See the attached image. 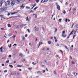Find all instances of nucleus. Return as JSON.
I'll return each mask as SVG.
<instances>
[{
	"instance_id": "f257e3e1",
	"label": "nucleus",
	"mask_w": 78,
	"mask_h": 78,
	"mask_svg": "<svg viewBox=\"0 0 78 78\" xmlns=\"http://www.w3.org/2000/svg\"><path fill=\"white\" fill-rule=\"evenodd\" d=\"M76 31H77V29H76L74 30V33H73V32H74V30H73L69 34V36H70V35H72V34H75L76 32Z\"/></svg>"
},
{
	"instance_id": "f03ea898",
	"label": "nucleus",
	"mask_w": 78,
	"mask_h": 78,
	"mask_svg": "<svg viewBox=\"0 0 78 78\" xmlns=\"http://www.w3.org/2000/svg\"><path fill=\"white\" fill-rule=\"evenodd\" d=\"M15 3H16V0H14L11 3V4L12 6H13L14 5V4H15Z\"/></svg>"
},
{
	"instance_id": "7ed1b4c3",
	"label": "nucleus",
	"mask_w": 78,
	"mask_h": 78,
	"mask_svg": "<svg viewBox=\"0 0 78 78\" xmlns=\"http://www.w3.org/2000/svg\"><path fill=\"white\" fill-rule=\"evenodd\" d=\"M9 4H10V1H8L5 3V5H9Z\"/></svg>"
},
{
	"instance_id": "20e7f679",
	"label": "nucleus",
	"mask_w": 78,
	"mask_h": 78,
	"mask_svg": "<svg viewBox=\"0 0 78 78\" xmlns=\"http://www.w3.org/2000/svg\"><path fill=\"white\" fill-rule=\"evenodd\" d=\"M57 8L58 10H61V9H60V6L59 5H57Z\"/></svg>"
},
{
	"instance_id": "39448f33",
	"label": "nucleus",
	"mask_w": 78,
	"mask_h": 78,
	"mask_svg": "<svg viewBox=\"0 0 78 78\" xmlns=\"http://www.w3.org/2000/svg\"><path fill=\"white\" fill-rule=\"evenodd\" d=\"M22 0H17V2H18V3H20V2H22Z\"/></svg>"
},
{
	"instance_id": "423d86ee",
	"label": "nucleus",
	"mask_w": 78,
	"mask_h": 78,
	"mask_svg": "<svg viewBox=\"0 0 78 78\" xmlns=\"http://www.w3.org/2000/svg\"><path fill=\"white\" fill-rule=\"evenodd\" d=\"M12 17H14V16L10 17L9 18H5L3 17V19H10V18H12Z\"/></svg>"
},
{
	"instance_id": "0eeeda50",
	"label": "nucleus",
	"mask_w": 78,
	"mask_h": 78,
	"mask_svg": "<svg viewBox=\"0 0 78 78\" xmlns=\"http://www.w3.org/2000/svg\"><path fill=\"white\" fill-rule=\"evenodd\" d=\"M19 55L20 56H21V57H23V55L21 53H20L19 54Z\"/></svg>"
},
{
	"instance_id": "6e6552de",
	"label": "nucleus",
	"mask_w": 78,
	"mask_h": 78,
	"mask_svg": "<svg viewBox=\"0 0 78 78\" xmlns=\"http://www.w3.org/2000/svg\"><path fill=\"white\" fill-rule=\"evenodd\" d=\"M4 11V9L3 8L0 9V12H2V11Z\"/></svg>"
},
{
	"instance_id": "1a4fd4ad",
	"label": "nucleus",
	"mask_w": 78,
	"mask_h": 78,
	"mask_svg": "<svg viewBox=\"0 0 78 78\" xmlns=\"http://www.w3.org/2000/svg\"><path fill=\"white\" fill-rule=\"evenodd\" d=\"M37 74H38V75H41L42 74V73L39 71H38V72H37Z\"/></svg>"
},
{
	"instance_id": "9d476101",
	"label": "nucleus",
	"mask_w": 78,
	"mask_h": 78,
	"mask_svg": "<svg viewBox=\"0 0 78 78\" xmlns=\"http://www.w3.org/2000/svg\"><path fill=\"white\" fill-rule=\"evenodd\" d=\"M62 36L63 37H65L66 36V35L65 34H62Z\"/></svg>"
},
{
	"instance_id": "9b49d317",
	"label": "nucleus",
	"mask_w": 78,
	"mask_h": 78,
	"mask_svg": "<svg viewBox=\"0 0 78 78\" xmlns=\"http://www.w3.org/2000/svg\"><path fill=\"white\" fill-rule=\"evenodd\" d=\"M7 26H8V27L9 28H11V25L9 24H7Z\"/></svg>"
},
{
	"instance_id": "f8f14e48",
	"label": "nucleus",
	"mask_w": 78,
	"mask_h": 78,
	"mask_svg": "<svg viewBox=\"0 0 78 78\" xmlns=\"http://www.w3.org/2000/svg\"><path fill=\"white\" fill-rule=\"evenodd\" d=\"M18 12H15L13 13H11V15H13V14H16V13H17Z\"/></svg>"
},
{
	"instance_id": "ddd939ff",
	"label": "nucleus",
	"mask_w": 78,
	"mask_h": 78,
	"mask_svg": "<svg viewBox=\"0 0 78 78\" xmlns=\"http://www.w3.org/2000/svg\"><path fill=\"white\" fill-rule=\"evenodd\" d=\"M33 16H35V18H37V15H36V14H33Z\"/></svg>"
},
{
	"instance_id": "4468645a",
	"label": "nucleus",
	"mask_w": 78,
	"mask_h": 78,
	"mask_svg": "<svg viewBox=\"0 0 78 78\" xmlns=\"http://www.w3.org/2000/svg\"><path fill=\"white\" fill-rule=\"evenodd\" d=\"M26 21H28V22H29V19H28V16H27L26 18Z\"/></svg>"
},
{
	"instance_id": "2eb2a0df",
	"label": "nucleus",
	"mask_w": 78,
	"mask_h": 78,
	"mask_svg": "<svg viewBox=\"0 0 78 78\" xmlns=\"http://www.w3.org/2000/svg\"><path fill=\"white\" fill-rule=\"evenodd\" d=\"M23 5L22 4V6H21V8H22V9H23V8L25 7V6H23Z\"/></svg>"
},
{
	"instance_id": "dca6fc26",
	"label": "nucleus",
	"mask_w": 78,
	"mask_h": 78,
	"mask_svg": "<svg viewBox=\"0 0 78 78\" xmlns=\"http://www.w3.org/2000/svg\"><path fill=\"white\" fill-rule=\"evenodd\" d=\"M16 67H22V66L20 65H18L16 66Z\"/></svg>"
},
{
	"instance_id": "f3484780",
	"label": "nucleus",
	"mask_w": 78,
	"mask_h": 78,
	"mask_svg": "<svg viewBox=\"0 0 78 78\" xmlns=\"http://www.w3.org/2000/svg\"><path fill=\"white\" fill-rule=\"evenodd\" d=\"M48 42V44H51V41H49Z\"/></svg>"
},
{
	"instance_id": "a211bd4d",
	"label": "nucleus",
	"mask_w": 78,
	"mask_h": 78,
	"mask_svg": "<svg viewBox=\"0 0 78 78\" xmlns=\"http://www.w3.org/2000/svg\"><path fill=\"white\" fill-rule=\"evenodd\" d=\"M12 35V34H8V36L9 37H10V36H11V35Z\"/></svg>"
},
{
	"instance_id": "6ab92c4d",
	"label": "nucleus",
	"mask_w": 78,
	"mask_h": 78,
	"mask_svg": "<svg viewBox=\"0 0 78 78\" xmlns=\"http://www.w3.org/2000/svg\"><path fill=\"white\" fill-rule=\"evenodd\" d=\"M37 8H38V7H36L34 9V10H36V9H37Z\"/></svg>"
},
{
	"instance_id": "aec40b11",
	"label": "nucleus",
	"mask_w": 78,
	"mask_h": 78,
	"mask_svg": "<svg viewBox=\"0 0 78 78\" xmlns=\"http://www.w3.org/2000/svg\"><path fill=\"white\" fill-rule=\"evenodd\" d=\"M9 66L10 67H11V68H12V67H13V66L11 65H9Z\"/></svg>"
},
{
	"instance_id": "412c9836",
	"label": "nucleus",
	"mask_w": 78,
	"mask_h": 78,
	"mask_svg": "<svg viewBox=\"0 0 78 78\" xmlns=\"http://www.w3.org/2000/svg\"><path fill=\"white\" fill-rule=\"evenodd\" d=\"M74 75L75 76H76V75H77V73H76V72H75L74 73Z\"/></svg>"
},
{
	"instance_id": "4be33fe9",
	"label": "nucleus",
	"mask_w": 78,
	"mask_h": 78,
	"mask_svg": "<svg viewBox=\"0 0 78 78\" xmlns=\"http://www.w3.org/2000/svg\"><path fill=\"white\" fill-rule=\"evenodd\" d=\"M66 33V31L65 30L63 31L62 32V34H65L64 33Z\"/></svg>"
},
{
	"instance_id": "5701e85b",
	"label": "nucleus",
	"mask_w": 78,
	"mask_h": 78,
	"mask_svg": "<svg viewBox=\"0 0 78 78\" xmlns=\"http://www.w3.org/2000/svg\"><path fill=\"white\" fill-rule=\"evenodd\" d=\"M13 75H16V71L15 72L13 73Z\"/></svg>"
},
{
	"instance_id": "b1692460",
	"label": "nucleus",
	"mask_w": 78,
	"mask_h": 78,
	"mask_svg": "<svg viewBox=\"0 0 78 78\" xmlns=\"http://www.w3.org/2000/svg\"><path fill=\"white\" fill-rule=\"evenodd\" d=\"M38 30H39V28H36V29H35V31H38Z\"/></svg>"
},
{
	"instance_id": "393cba45",
	"label": "nucleus",
	"mask_w": 78,
	"mask_h": 78,
	"mask_svg": "<svg viewBox=\"0 0 78 78\" xmlns=\"http://www.w3.org/2000/svg\"><path fill=\"white\" fill-rule=\"evenodd\" d=\"M62 20V19H60L58 20V21L61 22V21Z\"/></svg>"
},
{
	"instance_id": "a878e982",
	"label": "nucleus",
	"mask_w": 78,
	"mask_h": 78,
	"mask_svg": "<svg viewBox=\"0 0 78 78\" xmlns=\"http://www.w3.org/2000/svg\"><path fill=\"white\" fill-rule=\"evenodd\" d=\"M26 8L27 9H30V7H26Z\"/></svg>"
},
{
	"instance_id": "bb28decb",
	"label": "nucleus",
	"mask_w": 78,
	"mask_h": 78,
	"mask_svg": "<svg viewBox=\"0 0 78 78\" xmlns=\"http://www.w3.org/2000/svg\"><path fill=\"white\" fill-rule=\"evenodd\" d=\"M27 30L28 31V33H30V31L29 29H27Z\"/></svg>"
},
{
	"instance_id": "cd10ccee",
	"label": "nucleus",
	"mask_w": 78,
	"mask_h": 78,
	"mask_svg": "<svg viewBox=\"0 0 78 78\" xmlns=\"http://www.w3.org/2000/svg\"><path fill=\"white\" fill-rule=\"evenodd\" d=\"M0 5L1 6H2V3L0 2Z\"/></svg>"
},
{
	"instance_id": "c85d7f7f",
	"label": "nucleus",
	"mask_w": 78,
	"mask_h": 78,
	"mask_svg": "<svg viewBox=\"0 0 78 78\" xmlns=\"http://www.w3.org/2000/svg\"><path fill=\"white\" fill-rule=\"evenodd\" d=\"M76 28H78V24H76Z\"/></svg>"
},
{
	"instance_id": "c756f323",
	"label": "nucleus",
	"mask_w": 78,
	"mask_h": 78,
	"mask_svg": "<svg viewBox=\"0 0 78 78\" xmlns=\"http://www.w3.org/2000/svg\"><path fill=\"white\" fill-rule=\"evenodd\" d=\"M57 29L55 28V33H56V31H57Z\"/></svg>"
},
{
	"instance_id": "7c9ffc66",
	"label": "nucleus",
	"mask_w": 78,
	"mask_h": 78,
	"mask_svg": "<svg viewBox=\"0 0 78 78\" xmlns=\"http://www.w3.org/2000/svg\"><path fill=\"white\" fill-rule=\"evenodd\" d=\"M2 49H3V47H1L0 48V50H2Z\"/></svg>"
},
{
	"instance_id": "2f4dec72",
	"label": "nucleus",
	"mask_w": 78,
	"mask_h": 78,
	"mask_svg": "<svg viewBox=\"0 0 78 78\" xmlns=\"http://www.w3.org/2000/svg\"><path fill=\"white\" fill-rule=\"evenodd\" d=\"M54 74H55V75H56V74H57L56 73V71H54Z\"/></svg>"
},
{
	"instance_id": "473e14b6",
	"label": "nucleus",
	"mask_w": 78,
	"mask_h": 78,
	"mask_svg": "<svg viewBox=\"0 0 78 78\" xmlns=\"http://www.w3.org/2000/svg\"><path fill=\"white\" fill-rule=\"evenodd\" d=\"M56 6H57V5H58V2L56 3Z\"/></svg>"
},
{
	"instance_id": "72a5a7b5",
	"label": "nucleus",
	"mask_w": 78,
	"mask_h": 78,
	"mask_svg": "<svg viewBox=\"0 0 78 78\" xmlns=\"http://www.w3.org/2000/svg\"><path fill=\"white\" fill-rule=\"evenodd\" d=\"M63 14H66V11L65 10L63 11Z\"/></svg>"
},
{
	"instance_id": "f704fd0d",
	"label": "nucleus",
	"mask_w": 78,
	"mask_h": 78,
	"mask_svg": "<svg viewBox=\"0 0 78 78\" xmlns=\"http://www.w3.org/2000/svg\"><path fill=\"white\" fill-rule=\"evenodd\" d=\"M9 60H8L7 61H6V63H9Z\"/></svg>"
},
{
	"instance_id": "c9c22d12",
	"label": "nucleus",
	"mask_w": 78,
	"mask_h": 78,
	"mask_svg": "<svg viewBox=\"0 0 78 78\" xmlns=\"http://www.w3.org/2000/svg\"><path fill=\"white\" fill-rule=\"evenodd\" d=\"M36 3H38L39 2V0H37V1H36Z\"/></svg>"
},
{
	"instance_id": "e433bc0d",
	"label": "nucleus",
	"mask_w": 78,
	"mask_h": 78,
	"mask_svg": "<svg viewBox=\"0 0 78 78\" xmlns=\"http://www.w3.org/2000/svg\"><path fill=\"white\" fill-rule=\"evenodd\" d=\"M19 28V26L17 25L16 27V28Z\"/></svg>"
},
{
	"instance_id": "4c0bfd02",
	"label": "nucleus",
	"mask_w": 78,
	"mask_h": 78,
	"mask_svg": "<svg viewBox=\"0 0 78 78\" xmlns=\"http://www.w3.org/2000/svg\"><path fill=\"white\" fill-rule=\"evenodd\" d=\"M23 40V41L24 40H25V37H23L22 38Z\"/></svg>"
},
{
	"instance_id": "58836bf2",
	"label": "nucleus",
	"mask_w": 78,
	"mask_h": 78,
	"mask_svg": "<svg viewBox=\"0 0 78 78\" xmlns=\"http://www.w3.org/2000/svg\"><path fill=\"white\" fill-rule=\"evenodd\" d=\"M11 55H9V58H11Z\"/></svg>"
},
{
	"instance_id": "ea45409f",
	"label": "nucleus",
	"mask_w": 78,
	"mask_h": 78,
	"mask_svg": "<svg viewBox=\"0 0 78 78\" xmlns=\"http://www.w3.org/2000/svg\"><path fill=\"white\" fill-rule=\"evenodd\" d=\"M8 72V70H5V71H4V72H5V73H6V72Z\"/></svg>"
},
{
	"instance_id": "a19ab883",
	"label": "nucleus",
	"mask_w": 78,
	"mask_h": 78,
	"mask_svg": "<svg viewBox=\"0 0 78 78\" xmlns=\"http://www.w3.org/2000/svg\"><path fill=\"white\" fill-rule=\"evenodd\" d=\"M13 46H17V44H14L13 45Z\"/></svg>"
},
{
	"instance_id": "79ce46f5",
	"label": "nucleus",
	"mask_w": 78,
	"mask_h": 78,
	"mask_svg": "<svg viewBox=\"0 0 78 78\" xmlns=\"http://www.w3.org/2000/svg\"><path fill=\"white\" fill-rule=\"evenodd\" d=\"M56 58L58 57H59V55H56Z\"/></svg>"
},
{
	"instance_id": "37998d69",
	"label": "nucleus",
	"mask_w": 78,
	"mask_h": 78,
	"mask_svg": "<svg viewBox=\"0 0 78 78\" xmlns=\"http://www.w3.org/2000/svg\"><path fill=\"white\" fill-rule=\"evenodd\" d=\"M18 70H19V71H20V72H21V71H22V69H18Z\"/></svg>"
},
{
	"instance_id": "c03bdc74",
	"label": "nucleus",
	"mask_w": 78,
	"mask_h": 78,
	"mask_svg": "<svg viewBox=\"0 0 78 78\" xmlns=\"http://www.w3.org/2000/svg\"><path fill=\"white\" fill-rule=\"evenodd\" d=\"M72 63L73 64H75V62H72Z\"/></svg>"
},
{
	"instance_id": "a18cd8bd",
	"label": "nucleus",
	"mask_w": 78,
	"mask_h": 78,
	"mask_svg": "<svg viewBox=\"0 0 78 78\" xmlns=\"http://www.w3.org/2000/svg\"><path fill=\"white\" fill-rule=\"evenodd\" d=\"M59 44H57L56 46H57V47H58V46H59Z\"/></svg>"
},
{
	"instance_id": "49530a36",
	"label": "nucleus",
	"mask_w": 78,
	"mask_h": 78,
	"mask_svg": "<svg viewBox=\"0 0 78 78\" xmlns=\"http://www.w3.org/2000/svg\"><path fill=\"white\" fill-rule=\"evenodd\" d=\"M45 2H48V0H44Z\"/></svg>"
},
{
	"instance_id": "de8ad7c7",
	"label": "nucleus",
	"mask_w": 78,
	"mask_h": 78,
	"mask_svg": "<svg viewBox=\"0 0 78 78\" xmlns=\"http://www.w3.org/2000/svg\"><path fill=\"white\" fill-rule=\"evenodd\" d=\"M11 44H10V46H9V48H11Z\"/></svg>"
},
{
	"instance_id": "09e8293b",
	"label": "nucleus",
	"mask_w": 78,
	"mask_h": 78,
	"mask_svg": "<svg viewBox=\"0 0 78 78\" xmlns=\"http://www.w3.org/2000/svg\"><path fill=\"white\" fill-rule=\"evenodd\" d=\"M68 5V3H67V2H66V3H65V5Z\"/></svg>"
},
{
	"instance_id": "8fccbe9b",
	"label": "nucleus",
	"mask_w": 78,
	"mask_h": 78,
	"mask_svg": "<svg viewBox=\"0 0 78 78\" xmlns=\"http://www.w3.org/2000/svg\"><path fill=\"white\" fill-rule=\"evenodd\" d=\"M57 41H58V40L56 39H55V42H57Z\"/></svg>"
},
{
	"instance_id": "3c124183",
	"label": "nucleus",
	"mask_w": 78,
	"mask_h": 78,
	"mask_svg": "<svg viewBox=\"0 0 78 78\" xmlns=\"http://www.w3.org/2000/svg\"><path fill=\"white\" fill-rule=\"evenodd\" d=\"M10 15V13H8L7 15V16H9Z\"/></svg>"
},
{
	"instance_id": "603ef678",
	"label": "nucleus",
	"mask_w": 78,
	"mask_h": 78,
	"mask_svg": "<svg viewBox=\"0 0 78 78\" xmlns=\"http://www.w3.org/2000/svg\"><path fill=\"white\" fill-rule=\"evenodd\" d=\"M26 25H27V24H23V26H25Z\"/></svg>"
},
{
	"instance_id": "864d4df0",
	"label": "nucleus",
	"mask_w": 78,
	"mask_h": 78,
	"mask_svg": "<svg viewBox=\"0 0 78 78\" xmlns=\"http://www.w3.org/2000/svg\"><path fill=\"white\" fill-rule=\"evenodd\" d=\"M27 36H28V35H27V34L25 35V37H27Z\"/></svg>"
},
{
	"instance_id": "5fc2aeb1",
	"label": "nucleus",
	"mask_w": 78,
	"mask_h": 78,
	"mask_svg": "<svg viewBox=\"0 0 78 78\" xmlns=\"http://www.w3.org/2000/svg\"><path fill=\"white\" fill-rule=\"evenodd\" d=\"M60 51H61V53H63V51H62L61 50H60Z\"/></svg>"
},
{
	"instance_id": "6e6d98bb",
	"label": "nucleus",
	"mask_w": 78,
	"mask_h": 78,
	"mask_svg": "<svg viewBox=\"0 0 78 78\" xmlns=\"http://www.w3.org/2000/svg\"><path fill=\"white\" fill-rule=\"evenodd\" d=\"M1 30H4V28H2L1 29Z\"/></svg>"
},
{
	"instance_id": "4d7b16f0",
	"label": "nucleus",
	"mask_w": 78,
	"mask_h": 78,
	"mask_svg": "<svg viewBox=\"0 0 78 78\" xmlns=\"http://www.w3.org/2000/svg\"><path fill=\"white\" fill-rule=\"evenodd\" d=\"M25 61V59H23V60L22 61L23 62H24Z\"/></svg>"
},
{
	"instance_id": "13d9d810",
	"label": "nucleus",
	"mask_w": 78,
	"mask_h": 78,
	"mask_svg": "<svg viewBox=\"0 0 78 78\" xmlns=\"http://www.w3.org/2000/svg\"><path fill=\"white\" fill-rule=\"evenodd\" d=\"M67 20L68 21V22H70V20H69V19H67Z\"/></svg>"
},
{
	"instance_id": "bf43d9fd",
	"label": "nucleus",
	"mask_w": 78,
	"mask_h": 78,
	"mask_svg": "<svg viewBox=\"0 0 78 78\" xmlns=\"http://www.w3.org/2000/svg\"><path fill=\"white\" fill-rule=\"evenodd\" d=\"M20 27H23V24H22L20 26Z\"/></svg>"
},
{
	"instance_id": "052dcab7",
	"label": "nucleus",
	"mask_w": 78,
	"mask_h": 78,
	"mask_svg": "<svg viewBox=\"0 0 78 78\" xmlns=\"http://www.w3.org/2000/svg\"><path fill=\"white\" fill-rule=\"evenodd\" d=\"M67 22V19H66V22Z\"/></svg>"
},
{
	"instance_id": "680f3d73",
	"label": "nucleus",
	"mask_w": 78,
	"mask_h": 78,
	"mask_svg": "<svg viewBox=\"0 0 78 78\" xmlns=\"http://www.w3.org/2000/svg\"><path fill=\"white\" fill-rule=\"evenodd\" d=\"M68 76H70V74L69 73L67 74Z\"/></svg>"
},
{
	"instance_id": "e2e57ef3",
	"label": "nucleus",
	"mask_w": 78,
	"mask_h": 78,
	"mask_svg": "<svg viewBox=\"0 0 78 78\" xmlns=\"http://www.w3.org/2000/svg\"><path fill=\"white\" fill-rule=\"evenodd\" d=\"M13 38H14L15 37H16V36H13Z\"/></svg>"
},
{
	"instance_id": "0e129e2a",
	"label": "nucleus",
	"mask_w": 78,
	"mask_h": 78,
	"mask_svg": "<svg viewBox=\"0 0 78 78\" xmlns=\"http://www.w3.org/2000/svg\"><path fill=\"white\" fill-rule=\"evenodd\" d=\"M2 66H5V65L4 64H2Z\"/></svg>"
},
{
	"instance_id": "69168bd1",
	"label": "nucleus",
	"mask_w": 78,
	"mask_h": 78,
	"mask_svg": "<svg viewBox=\"0 0 78 78\" xmlns=\"http://www.w3.org/2000/svg\"><path fill=\"white\" fill-rule=\"evenodd\" d=\"M47 60H45L44 61V62H46L47 63Z\"/></svg>"
},
{
	"instance_id": "338daca9",
	"label": "nucleus",
	"mask_w": 78,
	"mask_h": 78,
	"mask_svg": "<svg viewBox=\"0 0 78 78\" xmlns=\"http://www.w3.org/2000/svg\"><path fill=\"white\" fill-rule=\"evenodd\" d=\"M34 66H36V63H34Z\"/></svg>"
},
{
	"instance_id": "774afa93",
	"label": "nucleus",
	"mask_w": 78,
	"mask_h": 78,
	"mask_svg": "<svg viewBox=\"0 0 78 78\" xmlns=\"http://www.w3.org/2000/svg\"><path fill=\"white\" fill-rule=\"evenodd\" d=\"M53 39V37H51V39Z\"/></svg>"
}]
</instances>
